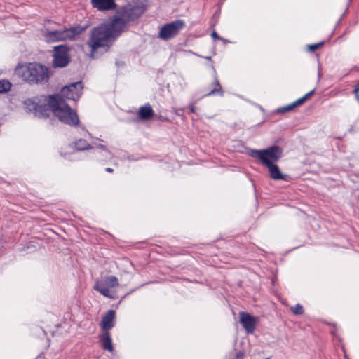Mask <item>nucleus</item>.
I'll return each instance as SVG.
<instances>
[{
    "label": "nucleus",
    "instance_id": "obj_5",
    "mask_svg": "<svg viewBox=\"0 0 359 359\" xmlns=\"http://www.w3.org/2000/svg\"><path fill=\"white\" fill-rule=\"evenodd\" d=\"M86 29L85 27L76 26L62 30H47L44 34L45 39L48 43L66 40H73Z\"/></svg>",
    "mask_w": 359,
    "mask_h": 359
},
{
    "label": "nucleus",
    "instance_id": "obj_18",
    "mask_svg": "<svg viewBox=\"0 0 359 359\" xmlns=\"http://www.w3.org/2000/svg\"><path fill=\"white\" fill-rule=\"evenodd\" d=\"M75 148L77 150L82 151L90 148V144L84 139H79L75 142Z\"/></svg>",
    "mask_w": 359,
    "mask_h": 359
},
{
    "label": "nucleus",
    "instance_id": "obj_22",
    "mask_svg": "<svg viewBox=\"0 0 359 359\" xmlns=\"http://www.w3.org/2000/svg\"><path fill=\"white\" fill-rule=\"evenodd\" d=\"M211 36L214 39L224 41V39H223L222 37H220L215 31L212 32Z\"/></svg>",
    "mask_w": 359,
    "mask_h": 359
},
{
    "label": "nucleus",
    "instance_id": "obj_3",
    "mask_svg": "<svg viewBox=\"0 0 359 359\" xmlns=\"http://www.w3.org/2000/svg\"><path fill=\"white\" fill-rule=\"evenodd\" d=\"M15 72L22 81L30 85L46 83L50 77L48 68L38 62L18 65Z\"/></svg>",
    "mask_w": 359,
    "mask_h": 359
},
{
    "label": "nucleus",
    "instance_id": "obj_10",
    "mask_svg": "<svg viewBox=\"0 0 359 359\" xmlns=\"http://www.w3.org/2000/svg\"><path fill=\"white\" fill-rule=\"evenodd\" d=\"M119 285L118 278L116 276H107L104 283H95L93 286L95 290L98 291L101 294L107 297H111V288L118 287Z\"/></svg>",
    "mask_w": 359,
    "mask_h": 359
},
{
    "label": "nucleus",
    "instance_id": "obj_26",
    "mask_svg": "<svg viewBox=\"0 0 359 359\" xmlns=\"http://www.w3.org/2000/svg\"><path fill=\"white\" fill-rule=\"evenodd\" d=\"M356 87V90H359V82L355 86Z\"/></svg>",
    "mask_w": 359,
    "mask_h": 359
},
{
    "label": "nucleus",
    "instance_id": "obj_19",
    "mask_svg": "<svg viewBox=\"0 0 359 359\" xmlns=\"http://www.w3.org/2000/svg\"><path fill=\"white\" fill-rule=\"evenodd\" d=\"M12 83L8 80H0V93H5L10 91Z\"/></svg>",
    "mask_w": 359,
    "mask_h": 359
},
{
    "label": "nucleus",
    "instance_id": "obj_12",
    "mask_svg": "<svg viewBox=\"0 0 359 359\" xmlns=\"http://www.w3.org/2000/svg\"><path fill=\"white\" fill-rule=\"evenodd\" d=\"M314 92H315V90H312L310 92L307 93L302 97L297 100L295 102H294L287 106L278 108L277 109L278 113L282 114V113H285L287 111H292L295 107L303 104L309 98H310L314 94Z\"/></svg>",
    "mask_w": 359,
    "mask_h": 359
},
{
    "label": "nucleus",
    "instance_id": "obj_2",
    "mask_svg": "<svg viewBox=\"0 0 359 359\" xmlns=\"http://www.w3.org/2000/svg\"><path fill=\"white\" fill-rule=\"evenodd\" d=\"M283 151L280 147L273 145L264 149H251L249 155L267 168L272 180H287L288 175L281 173L279 167L276 164L282 158Z\"/></svg>",
    "mask_w": 359,
    "mask_h": 359
},
{
    "label": "nucleus",
    "instance_id": "obj_20",
    "mask_svg": "<svg viewBox=\"0 0 359 359\" xmlns=\"http://www.w3.org/2000/svg\"><path fill=\"white\" fill-rule=\"evenodd\" d=\"M290 310L294 315H302L304 313L303 306L300 304L291 306Z\"/></svg>",
    "mask_w": 359,
    "mask_h": 359
},
{
    "label": "nucleus",
    "instance_id": "obj_11",
    "mask_svg": "<svg viewBox=\"0 0 359 359\" xmlns=\"http://www.w3.org/2000/svg\"><path fill=\"white\" fill-rule=\"evenodd\" d=\"M240 322L247 333L252 334L255 330L256 319L250 314L242 311L240 313Z\"/></svg>",
    "mask_w": 359,
    "mask_h": 359
},
{
    "label": "nucleus",
    "instance_id": "obj_17",
    "mask_svg": "<svg viewBox=\"0 0 359 359\" xmlns=\"http://www.w3.org/2000/svg\"><path fill=\"white\" fill-rule=\"evenodd\" d=\"M211 85H212V89L209 93H208L205 95V96H210V95H214L216 94H218L220 96H223L224 91L222 90V88L220 85V83H219L217 76L216 74L215 75L214 81L212 82V83Z\"/></svg>",
    "mask_w": 359,
    "mask_h": 359
},
{
    "label": "nucleus",
    "instance_id": "obj_23",
    "mask_svg": "<svg viewBox=\"0 0 359 359\" xmlns=\"http://www.w3.org/2000/svg\"><path fill=\"white\" fill-rule=\"evenodd\" d=\"M353 92L355 95L356 100L359 102V90H356V87H355Z\"/></svg>",
    "mask_w": 359,
    "mask_h": 359
},
{
    "label": "nucleus",
    "instance_id": "obj_8",
    "mask_svg": "<svg viewBox=\"0 0 359 359\" xmlns=\"http://www.w3.org/2000/svg\"><path fill=\"white\" fill-rule=\"evenodd\" d=\"M69 49L65 45L55 46L53 54V67L55 68H63L70 62Z\"/></svg>",
    "mask_w": 359,
    "mask_h": 359
},
{
    "label": "nucleus",
    "instance_id": "obj_28",
    "mask_svg": "<svg viewBox=\"0 0 359 359\" xmlns=\"http://www.w3.org/2000/svg\"><path fill=\"white\" fill-rule=\"evenodd\" d=\"M266 359H269V358H266Z\"/></svg>",
    "mask_w": 359,
    "mask_h": 359
},
{
    "label": "nucleus",
    "instance_id": "obj_9",
    "mask_svg": "<svg viewBox=\"0 0 359 359\" xmlns=\"http://www.w3.org/2000/svg\"><path fill=\"white\" fill-rule=\"evenodd\" d=\"M82 82H76L63 87L59 94L53 95V96H60L64 100L67 99L76 101L82 94Z\"/></svg>",
    "mask_w": 359,
    "mask_h": 359
},
{
    "label": "nucleus",
    "instance_id": "obj_24",
    "mask_svg": "<svg viewBox=\"0 0 359 359\" xmlns=\"http://www.w3.org/2000/svg\"><path fill=\"white\" fill-rule=\"evenodd\" d=\"M190 111H191V113H195L196 109H195V107L194 105L191 106Z\"/></svg>",
    "mask_w": 359,
    "mask_h": 359
},
{
    "label": "nucleus",
    "instance_id": "obj_21",
    "mask_svg": "<svg viewBox=\"0 0 359 359\" xmlns=\"http://www.w3.org/2000/svg\"><path fill=\"white\" fill-rule=\"evenodd\" d=\"M323 44H324V42L321 41V42H319V43H313V44L309 45L308 46V50L309 51H311V52H313V51L316 50L317 49H318Z\"/></svg>",
    "mask_w": 359,
    "mask_h": 359
},
{
    "label": "nucleus",
    "instance_id": "obj_4",
    "mask_svg": "<svg viewBox=\"0 0 359 359\" xmlns=\"http://www.w3.org/2000/svg\"><path fill=\"white\" fill-rule=\"evenodd\" d=\"M48 106L50 112L53 111L59 120L64 123L70 126H76L79 123V120L77 114L60 96H49Z\"/></svg>",
    "mask_w": 359,
    "mask_h": 359
},
{
    "label": "nucleus",
    "instance_id": "obj_1",
    "mask_svg": "<svg viewBox=\"0 0 359 359\" xmlns=\"http://www.w3.org/2000/svg\"><path fill=\"white\" fill-rule=\"evenodd\" d=\"M145 11L144 6H126L110 20L93 27L86 44L90 48V57L95 58L97 50H105L112 45L123 31L126 24L140 17Z\"/></svg>",
    "mask_w": 359,
    "mask_h": 359
},
{
    "label": "nucleus",
    "instance_id": "obj_15",
    "mask_svg": "<svg viewBox=\"0 0 359 359\" xmlns=\"http://www.w3.org/2000/svg\"><path fill=\"white\" fill-rule=\"evenodd\" d=\"M99 338L102 348L110 353H113L114 348L112 344V339L109 332H104L102 334L100 335Z\"/></svg>",
    "mask_w": 359,
    "mask_h": 359
},
{
    "label": "nucleus",
    "instance_id": "obj_16",
    "mask_svg": "<svg viewBox=\"0 0 359 359\" xmlns=\"http://www.w3.org/2000/svg\"><path fill=\"white\" fill-rule=\"evenodd\" d=\"M154 114V110L149 104L140 107L138 117L143 121L149 120Z\"/></svg>",
    "mask_w": 359,
    "mask_h": 359
},
{
    "label": "nucleus",
    "instance_id": "obj_7",
    "mask_svg": "<svg viewBox=\"0 0 359 359\" xmlns=\"http://www.w3.org/2000/svg\"><path fill=\"white\" fill-rule=\"evenodd\" d=\"M185 27L182 20H177L164 25L159 30L158 37L163 41H168L177 36Z\"/></svg>",
    "mask_w": 359,
    "mask_h": 359
},
{
    "label": "nucleus",
    "instance_id": "obj_25",
    "mask_svg": "<svg viewBox=\"0 0 359 359\" xmlns=\"http://www.w3.org/2000/svg\"><path fill=\"white\" fill-rule=\"evenodd\" d=\"M105 170L108 172H113L114 170L111 168H107Z\"/></svg>",
    "mask_w": 359,
    "mask_h": 359
},
{
    "label": "nucleus",
    "instance_id": "obj_27",
    "mask_svg": "<svg viewBox=\"0 0 359 359\" xmlns=\"http://www.w3.org/2000/svg\"><path fill=\"white\" fill-rule=\"evenodd\" d=\"M102 148H103L104 149H106L104 146H102Z\"/></svg>",
    "mask_w": 359,
    "mask_h": 359
},
{
    "label": "nucleus",
    "instance_id": "obj_6",
    "mask_svg": "<svg viewBox=\"0 0 359 359\" xmlns=\"http://www.w3.org/2000/svg\"><path fill=\"white\" fill-rule=\"evenodd\" d=\"M23 104L26 112L32 114L34 116L47 118L50 115L48 103L40 104V100L38 97L26 99Z\"/></svg>",
    "mask_w": 359,
    "mask_h": 359
},
{
    "label": "nucleus",
    "instance_id": "obj_14",
    "mask_svg": "<svg viewBox=\"0 0 359 359\" xmlns=\"http://www.w3.org/2000/svg\"><path fill=\"white\" fill-rule=\"evenodd\" d=\"M115 316V311L114 310H109L102 317L100 327L104 332H109V330L114 327Z\"/></svg>",
    "mask_w": 359,
    "mask_h": 359
},
{
    "label": "nucleus",
    "instance_id": "obj_13",
    "mask_svg": "<svg viewBox=\"0 0 359 359\" xmlns=\"http://www.w3.org/2000/svg\"><path fill=\"white\" fill-rule=\"evenodd\" d=\"M91 4L100 11L114 10L117 6L115 0H91Z\"/></svg>",
    "mask_w": 359,
    "mask_h": 359
}]
</instances>
